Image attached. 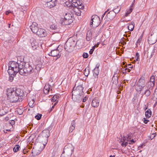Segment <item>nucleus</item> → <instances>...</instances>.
I'll use <instances>...</instances> for the list:
<instances>
[{"label": "nucleus", "mask_w": 157, "mask_h": 157, "mask_svg": "<svg viewBox=\"0 0 157 157\" xmlns=\"http://www.w3.org/2000/svg\"><path fill=\"white\" fill-rule=\"evenodd\" d=\"M8 66L9 68L7 71L8 73L10 74L19 73L22 67L21 63L14 61H10Z\"/></svg>", "instance_id": "1"}, {"label": "nucleus", "mask_w": 157, "mask_h": 157, "mask_svg": "<svg viewBox=\"0 0 157 157\" xmlns=\"http://www.w3.org/2000/svg\"><path fill=\"white\" fill-rule=\"evenodd\" d=\"M76 38L74 36L69 38L66 42L64 45L65 49L68 52H72L75 46Z\"/></svg>", "instance_id": "2"}, {"label": "nucleus", "mask_w": 157, "mask_h": 157, "mask_svg": "<svg viewBox=\"0 0 157 157\" xmlns=\"http://www.w3.org/2000/svg\"><path fill=\"white\" fill-rule=\"evenodd\" d=\"M74 17L72 13H66L64 18H61L59 23L63 25H67L71 24L73 21Z\"/></svg>", "instance_id": "3"}, {"label": "nucleus", "mask_w": 157, "mask_h": 157, "mask_svg": "<svg viewBox=\"0 0 157 157\" xmlns=\"http://www.w3.org/2000/svg\"><path fill=\"white\" fill-rule=\"evenodd\" d=\"M22 66L19 72V74L21 75H25L26 74H30L33 72L34 70L33 67L29 62L25 63L24 66Z\"/></svg>", "instance_id": "4"}, {"label": "nucleus", "mask_w": 157, "mask_h": 157, "mask_svg": "<svg viewBox=\"0 0 157 157\" xmlns=\"http://www.w3.org/2000/svg\"><path fill=\"white\" fill-rule=\"evenodd\" d=\"M145 81L144 77H141L139 79L135 86L136 90L140 93L142 94L144 92L145 86Z\"/></svg>", "instance_id": "5"}, {"label": "nucleus", "mask_w": 157, "mask_h": 157, "mask_svg": "<svg viewBox=\"0 0 157 157\" xmlns=\"http://www.w3.org/2000/svg\"><path fill=\"white\" fill-rule=\"evenodd\" d=\"M154 86V85L153 84L151 83L150 82H147L145 85L144 92H142L141 94L142 95V97L144 95L146 97H149L150 95L151 91H152Z\"/></svg>", "instance_id": "6"}, {"label": "nucleus", "mask_w": 157, "mask_h": 157, "mask_svg": "<svg viewBox=\"0 0 157 157\" xmlns=\"http://www.w3.org/2000/svg\"><path fill=\"white\" fill-rule=\"evenodd\" d=\"M7 95L8 98H9L10 101L11 102H16L18 101H20L19 100V98L18 96L15 94H13V91H8Z\"/></svg>", "instance_id": "7"}, {"label": "nucleus", "mask_w": 157, "mask_h": 157, "mask_svg": "<svg viewBox=\"0 0 157 157\" xmlns=\"http://www.w3.org/2000/svg\"><path fill=\"white\" fill-rule=\"evenodd\" d=\"M75 87L73 89L72 91L73 94H80L82 95H84V93L83 91V87L81 85L78 86L74 89Z\"/></svg>", "instance_id": "8"}, {"label": "nucleus", "mask_w": 157, "mask_h": 157, "mask_svg": "<svg viewBox=\"0 0 157 157\" xmlns=\"http://www.w3.org/2000/svg\"><path fill=\"white\" fill-rule=\"evenodd\" d=\"M74 148L72 144H68L66 145L63 149V151L66 153H69L72 154L74 151Z\"/></svg>", "instance_id": "9"}, {"label": "nucleus", "mask_w": 157, "mask_h": 157, "mask_svg": "<svg viewBox=\"0 0 157 157\" xmlns=\"http://www.w3.org/2000/svg\"><path fill=\"white\" fill-rule=\"evenodd\" d=\"M84 95H82L79 94H72V99L75 101L79 102H81L83 98Z\"/></svg>", "instance_id": "10"}, {"label": "nucleus", "mask_w": 157, "mask_h": 157, "mask_svg": "<svg viewBox=\"0 0 157 157\" xmlns=\"http://www.w3.org/2000/svg\"><path fill=\"white\" fill-rule=\"evenodd\" d=\"M13 94H15L16 95L18 96V97H23L25 95L24 91L20 88H16L15 90H13Z\"/></svg>", "instance_id": "11"}, {"label": "nucleus", "mask_w": 157, "mask_h": 157, "mask_svg": "<svg viewBox=\"0 0 157 157\" xmlns=\"http://www.w3.org/2000/svg\"><path fill=\"white\" fill-rule=\"evenodd\" d=\"M157 40V36L150 34L148 37V41L150 44H153L155 43Z\"/></svg>", "instance_id": "12"}, {"label": "nucleus", "mask_w": 157, "mask_h": 157, "mask_svg": "<svg viewBox=\"0 0 157 157\" xmlns=\"http://www.w3.org/2000/svg\"><path fill=\"white\" fill-rule=\"evenodd\" d=\"M61 53L58 49L53 50L49 53V55L52 56H56L57 59L59 58L61 56Z\"/></svg>", "instance_id": "13"}, {"label": "nucleus", "mask_w": 157, "mask_h": 157, "mask_svg": "<svg viewBox=\"0 0 157 157\" xmlns=\"http://www.w3.org/2000/svg\"><path fill=\"white\" fill-rule=\"evenodd\" d=\"M37 24L35 22H33L32 24L30 26V29L34 33L37 34L38 30V28L37 26Z\"/></svg>", "instance_id": "14"}, {"label": "nucleus", "mask_w": 157, "mask_h": 157, "mask_svg": "<svg viewBox=\"0 0 157 157\" xmlns=\"http://www.w3.org/2000/svg\"><path fill=\"white\" fill-rule=\"evenodd\" d=\"M36 34L40 37H44L47 35L45 30L42 28L39 29Z\"/></svg>", "instance_id": "15"}, {"label": "nucleus", "mask_w": 157, "mask_h": 157, "mask_svg": "<svg viewBox=\"0 0 157 157\" xmlns=\"http://www.w3.org/2000/svg\"><path fill=\"white\" fill-rule=\"evenodd\" d=\"M41 135L46 140H47L50 135L49 130L48 129L43 130L41 133Z\"/></svg>", "instance_id": "16"}, {"label": "nucleus", "mask_w": 157, "mask_h": 157, "mask_svg": "<svg viewBox=\"0 0 157 157\" xmlns=\"http://www.w3.org/2000/svg\"><path fill=\"white\" fill-rule=\"evenodd\" d=\"M116 15V13L114 12L111 10L107 13L106 16L108 19L110 20H112L114 18Z\"/></svg>", "instance_id": "17"}, {"label": "nucleus", "mask_w": 157, "mask_h": 157, "mask_svg": "<svg viewBox=\"0 0 157 157\" xmlns=\"http://www.w3.org/2000/svg\"><path fill=\"white\" fill-rule=\"evenodd\" d=\"M99 100L98 98H94L91 102L92 106L94 107H97L99 105Z\"/></svg>", "instance_id": "18"}, {"label": "nucleus", "mask_w": 157, "mask_h": 157, "mask_svg": "<svg viewBox=\"0 0 157 157\" xmlns=\"http://www.w3.org/2000/svg\"><path fill=\"white\" fill-rule=\"evenodd\" d=\"M57 0H50L49 1H47V3L46 4L47 6L52 8L56 6V4L55 3V1Z\"/></svg>", "instance_id": "19"}, {"label": "nucleus", "mask_w": 157, "mask_h": 157, "mask_svg": "<svg viewBox=\"0 0 157 157\" xmlns=\"http://www.w3.org/2000/svg\"><path fill=\"white\" fill-rule=\"evenodd\" d=\"M99 19L100 18L97 15H93L91 17L90 22V25H92V26H93L92 25L93 24V22L95 23V22L96 21L98 20V19Z\"/></svg>", "instance_id": "20"}, {"label": "nucleus", "mask_w": 157, "mask_h": 157, "mask_svg": "<svg viewBox=\"0 0 157 157\" xmlns=\"http://www.w3.org/2000/svg\"><path fill=\"white\" fill-rule=\"evenodd\" d=\"M50 85L49 84H46L44 90V94H48L49 91L50 89Z\"/></svg>", "instance_id": "21"}, {"label": "nucleus", "mask_w": 157, "mask_h": 157, "mask_svg": "<svg viewBox=\"0 0 157 157\" xmlns=\"http://www.w3.org/2000/svg\"><path fill=\"white\" fill-rule=\"evenodd\" d=\"M92 32L91 30H88L86 33V40L88 41L90 40L92 37Z\"/></svg>", "instance_id": "22"}, {"label": "nucleus", "mask_w": 157, "mask_h": 157, "mask_svg": "<svg viewBox=\"0 0 157 157\" xmlns=\"http://www.w3.org/2000/svg\"><path fill=\"white\" fill-rule=\"evenodd\" d=\"M75 120H73L71 123V126L69 128V132H72L74 130L75 127Z\"/></svg>", "instance_id": "23"}, {"label": "nucleus", "mask_w": 157, "mask_h": 157, "mask_svg": "<svg viewBox=\"0 0 157 157\" xmlns=\"http://www.w3.org/2000/svg\"><path fill=\"white\" fill-rule=\"evenodd\" d=\"M78 2L79 3V5H74V7H75L76 9H78L79 10L80 9H83L84 8V6L83 4L81 2H80L79 1H78Z\"/></svg>", "instance_id": "24"}, {"label": "nucleus", "mask_w": 157, "mask_h": 157, "mask_svg": "<svg viewBox=\"0 0 157 157\" xmlns=\"http://www.w3.org/2000/svg\"><path fill=\"white\" fill-rule=\"evenodd\" d=\"M150 34L157 36V28L152 27Z\"/></svg>", "instance_id": "25"}, {"label": "nucleus", "mask_w": 157, "mask_h": 157, "mask_svg": "<svg viewBox=\"0 0 157 157\" xmlns=\"http://www.w3.org/2000/svg\"><path fill=\"white\" fill-rule=\"evenodd\" d=\"M118 76H113L112 78V82L113 84H117L118 83Z\"/></svg>", "instance_id": "26"}, {"label": "nucleus", "mask_w": 157, "mask_h": 157, "mask_svg": "<svg viewBox=\"0 0 157 157\" xmlns=\"http://www.w3.org/2000/svg\"><path fill=\"white\" fill-rule=\"evenodd\" d=\"M99 69L98 68H94L93 71V76L95 78L98 77V76L99 73Z\"/></svg>", "instance_id": "27"}, {"label": "nucleus", "mask_w": 157, "mask_h": 157, "mask_svg": "<svg viewBox=\"0 0 157 157\" xmlns=\"http://www.w3.org/2000/svg\"><path fill=\"white\" fill-rule=\"evenodd\" d=\"M135 24L133 22H131L130 23L128 24V28L129 30L130 31H132L133 30Z\"/></svg>", "instance_id": "28"}, {"label": "nucleus", "mask_w": 157, "mask_h": 157, "mask_svg": "<svg viewBox=\"0 0 157 157\" xmlns=\"http://www.w3.org/2000/svg\"><path fill=\"white\" fill-rule=\"evenodd\" d=\"M8 111H7L5 108H3L0 110V115L2 116L5 115L8 113Z\"/></svg>", "instance_id": "29"}, {"label": "nucleus", "mask_w": 157, "mask_h": 157, "mask_svg": "<svg viewBox=\"0 0 157 157\" xmlns=\"http://www.w3.org/2000/svg\"><path fill=\"white\" fill-rule=\"evenodd\" d=\"M8 74L9 75V80L11 82H12L13 80L14 77L17 73H12V74H10V73H8Z\"/></svg>", "instance_id": "30"}, {"label": "nucleus", "mask_w": 157, "mask_h": 157, "mask_svg": "<svg viewBox=\"0 0 157 157\" xmlns=\"http://www.w3.org/2000/svg\"><path fill=\"white\" fill-rule=\"evenodd\" d=\"M145 115L147 118H150L151 115V111L150 109H148L145 112Z\"/></svg>", "instance_id": "31"}, {"label": "nucleus", "mask_w": 157, "mask_h": 157, "mask_svg": "<svg viewBox=\"0 0 157 157\" xmlns=\"http://www.w3.org/2000/svg\"><path fill=\"white\" fill-rule=\"evenodd\" d=\"M59 98V96L58 95H55L52 98L51 101L52 102L57 101H58Z\"/></svg>", "instance_id": "32"}, {"label": "nucleus", "mask_w": 157, "mask_h": 157, "mask_svg": "<svg viewBox=\"0 0 157 157\" xmlns=\"http://www.w3.org/2000/svg\"><path fill=\"white\" fill-rule=\"evenodd\" d=\"M71 155L69 153H66L63 151L60 157H71Z\"/></svg>", "instance_id": "33"}, {"label": "nucleus", "mask_w": 157, "mask_h": 157, "mask_svg": "<svg viewBox=\"0 0 157 157\" xmlns=\"http://www.w3.org/2000/svg\"><path fill=\"white\" fill-rule=\"evenodd\" d=\"M76 45L78 46L79 47H82L83 46V41L82 40H79L76 41Z\"/></svg>", "instance_id": "34"}, {"label": "nucleus", "mask_w": 157, "mask_h": 157, "mask_svg": "<svg viewBox=\"0 0 157 157\" xmlns=\"http://www.w3.org/2000/svg\"><path fill=\"white\" fill-rule=\"evenodd\" d=\"M121 9V7L120 6H117L116 8L113 9L112 11H113L116 13H117L120 11Z\"/></svg>", "instance_id": "35"}, {"label": "nucleus", "mask_w": 157, "mask_h": 157, "mask_svg": "<svg viewBox=\"0 0 157 157\" xmlns=\"http://www.w3.org/2000/svg\"><path fill=\"white\" fill-rule=\"evenodd\" d=\"M90 73V70L89 67H86L84 70V74L85 76H87Z\"/></svg>", "instance_id": "36"}, {"label": "nucleus", "mask_w": 157, "mask_h": 157, "mask_svg": "<svg viewBox=\"0 0 157 157\" xmlns=\"http://www.w3.org/2000/svg\"><path fill=\"white\" fill-rule=\"evenodd\" d=\"M155 77L152 75L151 77L150 81L148 82H150L151 83L153 84V85H155Z\"/></svg>", "instance_id": "37"}, {"label": "nucleus", "mask_w": 157, "mask_h": 157, "mask_svg": "<svg viewBox=\"0 0 157 157\" xmlns=\"http://www.w3.org/2000/svg\"><path fill=\"white\" fill-rule=\"evenodd\" d=\"M35 102L34 100L32 99L29 102V106L31 108H33L34 106V103Z\"/></svg>", "instance_id": "38"}, {"label": "nucleus", "mask_w": 157, "mask_h": 157, "mask_svg": "<svg viewBox=\"0 0 157 157\" xmlns=\"http://www.w3.org/2000/svg\"><path fill=\"white\" fill-rule=\"evenodd\" d=\"M133 9V8L130 7V8L128 10H127V12H126L125 14V16L126 17L128 16V15L129 14L132 12Z\"/></svg>", "instance_id": "39"}, {"label": "nucleus", "mask_w": 157, "mask_h": 157, "mask_svg": "<svg viewBox=\"0 0 157 157\" xmlns=\"http://www.w3.org/2000/svg\"><path fill=\"white\" fill-rule=\"evenodd\" d=\"M75 13L76 15L77 16H78L81 15V11L80 10L78 9H77L76 10H75Z\"/></svg>", "instance_id": "40"}, {"label": "nucleus", "mask_w": 157, "mask_h": 157, "mask_svg": "<svg viewBox=\"0 0 157 157\" xmlns=\"http://www.w3.org/2000/svg\"><path fill=\"white\" fill-rule=\"evenodd\" d=\"M20 148V146L19 145H15V147L13 148V151L16 152L18 151Z\"/></svg>", "instance_id": "41"}, {"label": "nucleus", "mask_w": 157, "mask_h": 157, "mask_svg": "<svg viewBox=\"0 0 157 157\" xmlns=\"http://www.w3.org/2000/svg\"><path fill=\"white\" fill-rule=\"evenodd\" d=\"M24 58H19L18 59L17 62L19 63V62H20V63H21V65L24 66V64H25L24 62Z\"/></svg>", "instance_id": "42"}, {"label": "nucleus", "mask_w": 157, "mask_h": 157, "mask_svg": "<svg viewBox=\"0 0 157 157\" xmlns=\"http://www.w3.org/2000/svg\"><path fill=\"white\" fill-rule=\"evenodd\" d=\"M157 51V48L155 47H154V48L151 53V57L150 58L152 57L155 53L156 51Z\"/></svg>", "instance_id": "43"}, {"label": "nucleus", "mask_w": 157, "mask_h": 157, "mask_svg": "<svg viewBox=\"0 0 157 157\" xmlns=\"http://www.w3.org/2000/svg\"><path fill=\"white\" fill-rule=\"evenodd\" d=\"M58 26L54 24L50 26V28L52 30H55L57 29Z\"/></svg>", "instance_id": "44"}, {"label": "nucleus", "mask_w": 157, "mask_h": 157, "mask_svg": "<svg viewBox=\"0 0 157 157\" xmlns=\"http://www.w3.org/2000/svg\"><path fill=\"white\" fill-rule=\"evenodd\" d=\"M69 2H71V3H70V5L68 6H70L71 5H72L74 6V5L75 3L77 2L78 1L77 0H68Z\"/></svg>", "instance_id": "45"}, {"label": "nucleus", "mask_w": 157, "mask_h": 157, "mask_svg": "<svg viewBox=\"0 0 157 157\" xmlns=\"http://www.w3.org/2000/svg\"><path fill=\"white\" fill-rule=\"evenodd\" d=\"M143 38V36L142 35H141L140 37H139V39L137 40L136 44V45H137L138 44H139L140 45V43L141 41H142V39Z\"/></svg>", "instance_id": "46"}, {"label": "nucleus", "mask_w": 157, "mask_h": 157, "mask_svg": "<svg viewBox=\"0 0 157 157\" xmlns=\"http://www.w3.org/2000/svg\"><path fill=\"white\" fill-rule=\"evenodd\" d=\"M42 115L41 114H38L35 116V118L37 120H39L41 119Z\"/></svg>", "instance_id": "47"}, {"label": "nucleus", "mask_w": 157, "mask_h": 157, "mask_svg": "<svg viewBox=\"0 0 157 157\" xmlns=\"http://www.w3.org/2000/svg\"><path fill=\"white\" fill-rule=\"evenodd\" d=\"M132 136V133H130L127 135V140H130Z\"/></svg>", "instance_id": "48"}, {"label": "nucleus", "mask_w": 157, "mask_h": 157, "mask_svg": "<svg viewBox=\"0 0 157 157\" xmlns=\"http://www.w3.org/2000/svg\"><path fill=\"white\" fill-rule=\"evenodd\" d=\"M136 60L138 61L139 60V55L138 52H136V56L135 57Z\"/></svg>", "instance_id": "49"}, {"label": "nucleus", "mask_w": 157, "mask_h": 157, "mask_svg": "<svg viewBox=\"0 0 157 157\" xmlns=\"http://www.w3.org/2000/svg\"><path fill=\"white\" fill-rule=\"evenodd\" d=\"M82 56L84 58H86L88 57L89 55L87 53L84 52Z\"/></svg>", "instance_id": "50"}, {"label": "nucleus", "mask_w": 157, "mask_h": 157, "mask_svg": "<svg viewBox=\"0 0 157 157\" xmlns=\"http://www.w3.org/2000/svg\"><path fill=\"white\" fill-rule=\"evenodd\" d=\"M128 144V142H123L121 144V145L123 147H125Z\"/></svg>", "instance_id": "51"}, {"label": "nucleus", "mask_w": 157, "mask_h": 157, "mask_svg": "<svg viewBox=\"0 0 157 157\" xmlns=\"http://www.w3.org/2000/svg\"><path fill=\"white\" fill-rule=\"evenodd\" d=\"M10 123L11 124L10 125L11 126H12V125L13 124L15 123V121L14 120H12L10 121Z\"/></svg>", "instance_id": "52"}, {"label": "nucleus", "mask_w": 157, "mask_h": 157, "mask_svg": "<svg viewBox=\"0 0 157 157\" xmlns=\"http://www.w3.org/2000/svg\"><path fill=\"white\" fill-rule=\"evenodd\" d=\"M109 10H110V9H108L107 10H106V11H105V12L101 16V19H103V17L105 15V14L108 11H109Z\"/></svg>", "instance_id": "53"}, {"label": "nucleus", "mask_w": 157, "mask_h": 157, "mask_svg": "<svg viewBox=\"0 0 157 157\" xmlns=\"http://www.w3.org/2000/svg\"><path fill=\"white\" fill-rule=\"evenodd\" d=\"M143 119L144 120V123L145 124L147 123L149 121L148 120L146 119L145 118H144Z\"/></svg>", "instance_id": "54"}, {"label": "nucleus", "mask_w": 157, "mask_h": 157, "mask_svg": "<svg viewBox=\"0 0 157 157\" xmlns=\"http://www.w3.org/2000/svg\"><path fill=\"white\" fill-rule=\"evenodd\" d=\"M135 2V0H134L133 2H132V5H131L130 7H132L134 8V3Z\"/></svg>", "instance_id": "55"}, {"label": "nucleus", "mask_w": 157, "mask_h": 157, "mask_svg": "<svg viewBox=\"0 0 157 157\" xmlns=\"http://www.w3.org/2000/svg\"><path fill=\"white\" fill-rule=\"evenodd\" d=\"M135 142V141L133 139L132 140H130V142H129V144H132V143H134Z\"/></svg>", "instance_id": "56"}, {"label": "nucleus", "mask_w": 157, "mask_h": 157, "mask_svg": "<svg viewBox=\"0 0 157 157\" xmlns=\"http://www.w3.org/2000/svg\"><path fill=\"white\" fill-rule=\"evenodd\" d=\"M87 98L86 97H85L83 98L82 100L83 102H85L87 100Z\"/></svg>", "instance_id": "57"}, {"label": "nucleus", "mask_w": 157, "mask_h": 157, "mask_svg": "<svg viewBox=\"0 0 157 157\" xmlns=\"http://www.w3.org/2000/svg\"><path fill=\"white\" fill-rule=\"evenodd\" d=\"M127 69V68L126 67V68H125V69L123 70V74H125L126 73Z\"/></svg>", "instance_id": "58"}, {"label": "nucleus", "mask_w": 157, "mask_h": 157, "mask_svg": "<svg viewBox=\"0 0 157 157\" xmlns=\"http://www.w3.org/2000/svg\"><path fill=\"white\" fill-rule=\"evenodd\" d=\"M125 140H126L125 137H123L122 140H121V141L122 142H123V141H124V142H125Z\"/></svg>", "instance_id": "59"}, {"label": "nucleus", "mask_w": 157, "mask_h": 157, "mask_svg": "<svg viewBox=\"0 0 157 157\" xmlns=\"http://www.w3.org/2000/svg\"><path fill=\"white\" fill-rule=\"evenodd\" d=\"M99 63H97L96 65V67L95 68H98V69H99Z\"/></svg>", "instance_id": "60"}, {"label": "nucleus", "mask_w": 157, "mask_h": 157, "mask_svg": "<svg viewBox=\"0 0 157 157\" xmlns=\"http://www.w3.org/2000/svg\"><path fill=\"white\" fill-rule=\"evenodd\" d=\"M94 50H93L92 49H91L90 51H89V53L90 54H92Z\"/></svg>", "instance_id": "61"}, {"label": "nucleus", "mask_w": 157, "mask_h": 157, "mask_svg": "<svg viewBox=\"0 0 157 157\" xmlns=\"http://www.w3.org/2000/svg\"><path fill=\"white\" fill-rule=\"evenodd\" d=\"M100 44V42H98L96 44H95L94 45L96 46V47H98L99 44Z\"/></svg>", "instance_id": "62"}, {"label": "nucleus", "mask_w": 157, "mask_h": 157, "mask_svg": "<svg viewBox=\"0 0 157 157\" xmlns=\"http://www.w3.org/2000/svg\"><path fill=\"white\" fill-rule=\"evenodd\" d=\"M10 129H6V130H4V132H5V133H6L7 132V131H10Z\"/></svg>", "instance_id": "63"}, {"label": "nucleus", "mask_w": 157, "mask_h": 157, "mask_svg": "<svg viewBox=\"0 0 157 157\" xmlns=\"http://www.w3.org/2000/svg\"><path fill=\"white\" fill-rule=\"evenodd\" d=\"M5 119L6 121H8L9 119V117H6L5 118Z\"/></svg>", "instance_id": "64"}]
</instances>
